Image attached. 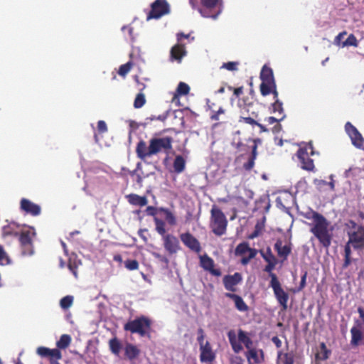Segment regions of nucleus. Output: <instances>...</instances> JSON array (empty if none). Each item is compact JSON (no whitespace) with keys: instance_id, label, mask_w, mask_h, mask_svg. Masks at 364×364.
Returning a JSON list of instances; mask_svg holds the SVG:
<instances>
[{"instance_id":"1","label":"nucleus","mask_w":364,"mask_h":364,"mask_svg":"<svg viewBox=\"0 0 364 364\" xmlns=\"http://www.w3.org/2000/svg\"><path fill=\"white\" fill-rule=\"evenodd\" d=\"M303 216L313 221L310 232L323 247L328 248L333 238V229H329L330 223L323 215L311 208L304 213Z\"/></svg>"},{"instance_id":"2","label":"nucleus","mask_w":364,"mask_h":364,"mask_svg":"<svg viewBox=\"0 0 364 364\" xmlns=\"http://www.w3.org/2000/svg\"><path fill=\"white\" fill-rule=\"evenodd\" d=\"M173 139L171 136L153 137L147 146L145 141L141 139L136 144V154L139 159L144 161L146 158L157 155L161 152L169 154L173 149Z\"/></svg>"},{"instance_id":"3","label":"nucleus","mask_w":364,"mask_h":364,"mask_svg":"<svg viewBox=\"0 0 364 364\" xmlns=\"http://www.w3.org/2000/svg\"><path fill=\"white\" fill-rule=\"evenodd\" d=\"M247 143H252V145L249 146L247 144L242 141L232 143V145L236 149L237 152L240 153V157H242L243 154L251 151V154L248 158V161L243 164V168L246 171H250L255 166V161L257 156V143L260 142L259 139H252L249 138L247 140Z\"/></svg>"},{"instance_id":"4","label":"nucleus","mask_w":364,"mask_h":364,"mask_svg":"<svg viewBox=\"0 0 364 364\" xmlns=\"http://www.w3.org/2000/svg\"><path fill=\"white\" fill-rule=\"evenodd\" d=\"M151 320L145 316H141L134 320L129 321L124 326V331H130L132 333H137L141 337L150 336L151 331Z\"/></svg>"},{"instance_id":"5","label":"nucleus","mask_w":364,"mask_h":364,"mask_svg":"<svg viewBox=\"0 0 364 364\" xmlns=\"http://www.w3.org/2000/svg\"><path fill=\"white\" fill-rule=\"evenodd\" d=\"M210 225L213 232L218 236L224 235L226 232L228 225V220L225 214L215 205L213 206L210 210Z\"/></svg>"},{"instance_id":"6","label":"nucleus","mask_w":364,"mask_h":364,"mask_svg":"<svg viewBox=\"0 0 364 364\" xmlns=\"http://www.w3.org/2000/svg\"><path fill=\"white\" fill-rule=\"evenodd\" d=\"M36 236L34 228L23 230L19 235V242L23 255H32L34 252L33 240Z\"/></svg>"},{"instance_id":"7","label":"nucleus","mask_w":364,"mask_h":364,"mask_svg":"<svg viewBox=\"0 0 364 364\" xmlns=\"http://www.w3.org/2000/svg\"><path fill=\"white\" fill-rule=\"evenodd\" d=\"M269 287L273 289L274 296L282 309L286 311L288 308L289 294L282 289L279 279L272 277V280H270L269 282Z\"/></svg>"},{"instance_id":"8","label":"nucleus","mask_w":364,"mask_h":364,"mask_svg":"<svg viewBox=\"0 0 364 364\" xmlns=\"http://www.w3.org/2000/svg\"><path fill=\"white\" fill-rule=\"evenodd\" d=\"M169 12V6L166 0H155L151 5L146 19H158Z\"/></svg>"},{"instance_id":"9","label":"nucleus","mask_w":364,"mask_h":364,"mask_svg":"<svg viewBox=\"0 0 364 364\" xmlns=\"http://www.w3.org/2000/svg\"><path fill=\"white\" fill-rule=\"evenodd\" d=\"M347 235L353 249H364V225H360L356 230H348Z\"/></svg>"},{"instance_id":"10","label":"nucleus","mask_w":364,"mask_h":364,"mask_svg":"<svg viewBox=\"0 0 364 364\" xmlns=\"http://www.w3.org/2000/svg\"><path fill=\"white\" fill-rule=\"evenodd\" d=\"M296 156L300 162L301 168L311 172H315L314 160L309 156L306 148H300L296 152Z\"/></svg>"},{"instance_id":"11","label":"nucleus","mask_w":364,"mask_h":364,"mask_svg":"<svg viewBox=\"0 0 364 364\" xmlns=\"http://www.w3.org/2000/svg\"><path fill=\"white\" fill-rule=\"evenodd\" d=\"M345 129L348 136H350L352 144L358 147L361 148L364 145V139L361 134L350 122H348L345 124Z\"/></svg>"},{"instance_id":"12","label":"nucleus","mask_w":364,"mask_h":364,"mask_svg":"<svg viewBox=\"0 0 364 364\" xmlns=\"http://www.w3.org/2000/svg\"><path fill=\"white\" fill-rule=\"evenodd\" d=\"M162 239L164 249L169 255L176 254L181 249L179 240L173 235L167 234Z\"/></svg>"},{"instance_id":"13","label":"nucleus","mask_w":364,"mask_h":364,"mask_svg":"<svg viewBox=\"0 0 364 364\" xmlns=\"http://www.w3.org/2000/svg\"><path fill=\"white\" fill-rule=\"evenodd\" d=\"M180 239L183 245L191 250L199 253L201 251L200 242L190 232H187L180 235Z\"/></svg>"},{"instance_id":"14","label":"nucleus","mask_w":364,"mask_h":364,"mask_svg":"<svg viewBox=\"0 0 364 364\" xmlns=\"http://www.w3.org/2000/svg\"><path fill=\"white\" fill-rule=\"evenodd\" d=\"M219 0H200L203 8L199 9L200 14L206 18H216L220 11L212 13L211 10L214 9L218 4Z\"/></svg>"},{"instance_id":"15","label":"nucleus","mask_w":364,"mask_h":364,"mask_svg":"<svg viewBox=\"0 0 364 364\" xmlns=\"http://www.w3.org/2000/svg\"><path fill=\"white\" fill-rule=\"evenodd\" d=\"M242 275L239 272L234 274L225 275L223 279V282L226 290L235 292L237 291L236 286L242 281Z\"/></svg>"},{"instance_id":"16","label":"nucleus","mask_w":364,"mask_h":364,"mask_svg":"<svg viewBox=\"0 0 364 364\" xmlns=\"http://www.w3.org/2000/svg\"><path fill=\"white\" fill-rule=\"evenodd\" d=\"M200 265L203 269L209 272L212 275L220 277L222 274L220 269L214 268V260L207 255L200 257Z\"/></svg>"},{"instance_id":"17","label":"nucleus","mask_w":364,"mask_h":364,"mask_svg":"<svg viewBox=\"0 0 364 364\" xmlns=\"http://www.w3.org/2000/svg\"><path fill=\"white\" fill-rule=\"evenodd\" d=\"M20 208L23 212L33 216H37L41 214V208L40 205L36 204L28 199L22 198L20 202Z\"/></svg>"},{"instance_id":"18","label":"nucleus","mask_w":364,"mask_h":364,"mask_svg":"<svg viewBox=\"0 0 364 364\" xmlns=\"http://www.w3.org/2000/svg\"><path fill=\"white\" fill-rule=\"evenodd\" d=\"M356 323L357 326L352 327L350 329V345L353 347L358 346L361 343L363 339H364V336L361 331V323L357 321Z\"/></svg>"},{"instance_id":"19","label":"nucleus","mask_w":364,"mask_h":364,"mask_svg":"<svg viewBox=\"0 0 364 364\" xmlns=\"http://www.w3.org/2000/svg\"><path fill=\"white\" fill-rule=\"evenodd\" d=\"M186 55L185 46L181 43H178L173 46L170 51V58L172 61L176 60L181 63L182 58Z\"/></svg>"},{"instance_id":"20","label":"nucleus","mask_w":364,"mask_h":364,"mask_svg":"<svg viewBox=\"0 0 364 364\" xmlns=\"http://www.w3.org/2000/svg\"><path fill=\"white\" fill-rule=\"evenodd\" d=\"M255 99L252 97L244 96L242 98L238 100V107L240 109V113L243 115L249 114L251 110V107L253 106Z\"/></svg>"},{"instance_id":"21","label":"nucleus","mask_w":364,"mask_h":364,"mask_svg":"<svg viewBox=\"0 0 364 364\" xmlns=\"http://www.w3.org/2000/svg\"><path fill=\"white\" fill-rule=\"evenodd\" d=\"M282 245V241L280 239L277 240L274 244V250L277 251L279 257L286 260L291 252V245L284 246Z\"/></svg>"},{"instance_id":"22","label":"nucleus","mask_w":364,"mask_h":364,"mask_svg":"<svg viewBox=\"0 0 364 364\" xmlns=\"http://www.w3.org/2000/svg\"><path fill=\"white\" fill-rule=\"evenodd\" d=\"M225 295L226 297L232 299L235 302V306L238 311L242 312L248 311V306L240 296L232 293H225Z\"/></svg>"},{"instance_id":"23","label":"nucleus","mask_w":364,"mask_h":364,"mask_svg":"<svg viewBox=\"0 0 364 364\" xmlns=\"http://www.w3.org/2000/svg\"><path fill=\"white\" fill-rule=\"evenodd\" d=\"M135 80H136V82L141 86V87L139 89L140 92H139L136 95V96L134 99V107L136 109H139V108L142 107L146 102L145 95L142 92V91L145 89L146 85L143 83L139 82L137 76H135Z\"/></svg>"},{"instance_id":"24","label":"nucleus","mask_w":364,"mask_h":364,"mask_svg":"<svg viewBox=\"0 0 364 364\" xmlns=\"http://www.w3.org/2000/svg\"><path fill=\"white\" fill-rule=\"evenodd\" d=\"M126 198L128 202L133 205L142 207L148 203V200L146 196H140L135 193L129 194L126 196Z\"/></svg>"},{"instance_id":"25","label":"nucleus","mask_w":364,"mask_h":364,"mask_svg":"<svg viewBox=\"0 0 364 364\" xmlns=\"http://www.w3.org/2000/svg\"><path fill=\"white\" fill-rule=\"evenodd\" d=\"M124 353L126 357L129 360H132L139 356L140 350L136 346L128 343L125 346Z\"/></svg>"},{"instance_id":"26","label":"nucleus","mask_w":364,"mask_h":364,"mask_svg":"<svg viewBox=\"0 0 364 364\" xmlns=\"http://www.w3.org/2000/svg\"><path fill=\"white\" fill-rule=\"evenodd\" d=\"M260 79L262 82H275L272 69L264 65L260 72Z\"/></svg>"},{"instance_id":"27","label":"nucleus","mask_w":364,"mask_h":364,"mask_svg":"<svg viewBox=\"0 0 364 364\" xmlns=\"http://www.w3.org/2000/svg\"><path fill=\"white\" fill-rule=\"evenodd\" d=\"M295 355L294 352H278V360L282 364H294Z\"/></svg>"},{"instance_id":"28","label":"nucleus","mask_w":364,"mask_h":364,"mask_svg":"<svg viewBox=\"0 0 364 364\" xmlns=\"http://www.w3.org/2000/svg\"><path fill=\"white\" fill-rule=\"evenodd\" d=\"M320 351L315 355L316 360L323 361L328 359L331 351L326 347L325 343L322 342L320 343Z\"/></svg>"},{"instance_id":"29","label":"nucleus","mask_w":364,"mask_h":364,"mask_svg":"<svg viewBox=\"0 0 364 364\" xmlns=\"http://www.w3.org/2000/svg\"><path fill=\"white\" fill-rule=\"evenodd\" d=\"M190 92V87L188 84L180 82L178 85L176 92H174L172 101L174 102L179 96L186 95Z\"/></svg>"},{"instance_id":"30","label":"nucleus","mask_w":364,"mask_h":364,"mask_svg":"<svg viewBox=\"0 0 364 364\" xmlns=\"http://www.w3.org/2000/svg\"><path fill=\"white\" fill-rule=\"evenodd\" d=\"M228 337L229 342L232 346V350L235 353H238L242 350V346L240 343L237 342L236 335L234 331L230 330L228 333Z\"/></svg>"},{"instance_id":"31","label":"nucleus","mask_w":364,"mask_h":364,"mask_svg":"<svg viewBox=\"0 0 364 364\" xmlns=\"http://www.w3.org/2000/svg\"><path fill=\"white\" fill-rule=\"evenodd\" d=\"M247 115H249L248 117H245L242 114V116H240L239 119V122H243L245 124H250L252 126H255L256 124H257V122L255 120L259 116L258 112L255 111H250L249 114H246Z\"/></svg>"},{"instance_id":"32","label":"nucleus","mask_w":364,"mask_h":364,"mask_svg":"<svg viewBox=\"0 0 364 364\" xmlns=\"http://www.w3.org/2000/svg\"><path fill=\"white\" fill-rule=\"evenodd\" d=\"M351 247L352 243H349V240H348L344 246V262L342 265L343 269H346L352 262Z\"/></svg>"},{"instance_id":"33","label":"nucleus","mask_w":364,"mask_h":364,"mask_svg":"<svg viewBox=\"0 0 364 364\" xmlns=\"http://www.w3.org/2000/svg\"><path fill=\"white\" fill-rule=\"evenodd\" d=\"M173 167L177 173H182L186 168V160L181 155H177L173 161Z\"/></svg>"},{"instance_id":"34","label":"nucleus","mask_w":364,"mask_h":364,"mask_svg":"<svg viewBox=\"0 0 364 364\" xmlns=\"http://www.w3.org/2000/svg\"><path fill=\"white\" fill-rule=\"evenodd\" d=\"M276 87V82H262L259 85V90L262 96H267L271 93Z\"/></svg>"},{"instance_id":"35","label":"nucleus","mask_w":364,"mask_h":364,"mask_svg":"<svg viewBox=\"0 0 364 364\" xmlns=\"http://www.w3.org/2000/svg\"><path fill=\"white\" fill-rule=\"evenodd\" d=\"M72 338L68 334H63L56 342V346L59 349H66L71 343Z\"/></svg>"},{"instance_id":"36","label":"nucleus","mask_w":364,"mask_h":364,"mask_svg":"<svg viewBox=\"0 0 364 364\" xmlns=\"http://www.w3.org/2000/svg\"><path fill=\"white\" fill-rule=\"evenodd\" d=\"M238 340L240 343H242L246 348L250 349L252 346V341L251 338L247 335L246 332L240 329L238 331Z\"/></svg>"},{"instance_id":"37","label":"nucleus","mask_w":364,"mask_h":364,"mask_svg":"<svg viewBox=\"0 0 364 364\" xmlns=\"http://www.w3.org/2000/svg\"><path fill=\"white\" fill-rule=\"evenodd\" d=\"M109 346L111 352L113 354L116 355H118L119 354V352L122 348V344L116 337L109 340Z\"/></svg>"},{"instance_id":"38","label":"nucleus","mask_w":364,"mask_h":364,"mask_svg":"<svg viewBox=\"0 0 364 364\" xmlns=\"http://www.w3.org/2000/svg\"><path fill=\"white\" fill-rule=\"evenodd\" d=\"M215 359V354L213 350H200V360L202 363L213 362Z\"/></svg>"},{"instance_id":"39","label":"nucleus","mask_w":364,"mask_h":364,"mask_svg":"<svg viewBox=\"0 0 364 364\" xmlns=\"http://www.w3.org/2000/svg\"><path fill=\"white\" fill-rule=\"evenodd\" d=\"M159 211L165 215V219L170 225H175L176 224V217L169 209L160 208Z\"/></svg>"},{"instance_id":"40","label":"nucleus","mask_w":364,"mask_h":364,"mask_svg":"<svg viewBox=\"0 0 364 364\" xmlns=\"http://www.w3.org/2000/svg\"><path fill=\"white\" fill-rule=\"evenodd\" d=\"M154 220L156 232L160 235H161L162 237H164V235H167V234H166V229H165L166 223H165V222L156 217H154Z\"/></svg>"},{"instance_id":"41","label":"nucleus","mask_w":364,"mask_h":364,"mask_svg":"<svg viewBox=\"0 0 364 364\" xmlns=\"http://www.w3.org/2000/svg\"><path fill=\"white\" fill-rule=\"evenodd\" d=\"M260 254H261L262 257L264 259V260L266 262H272L277 261V259L273 255L272 250L269 247H268L265 251L261 250Z\"/></svg>"},{"instance_id":"42","label":"nucleus","mask_w":364,"mask_h":364,"mask_svg":"<svg viewBox=\"0 0 364 364\" xmlns=\"http://www.w3.org/2000/svg\"><path fill=\"white\" fill-rule=\"evenodd\" d=\"M141 170V164L140 162H139L136 164V168L134 171L130 172V175L132 176H136V182L140 187L142 186L143 178L145 177V176H144V177L141 176V174L139 173V171Z\"/></svg>"},{"instance_id":"43","label":"nucleus","mask_w":364,"mask_h":364,"mask_svg":"<svg viewBox=\"0 0 364 364\" xmlns=\"http://www.w3.org/2000/svg\"><path fill=\"white\" fill-rule=\"evenodd\" d=\"M132 67H133V63L132 61H129L127 63L120 65L119 70H118V74L120 76L124 77L128 74V73L131 70Z\"/></svg>"},{"instance_id":"44","label":"nucleus","mask_w":364,"mask_h":364,"mask_svg":"<svg viewBox=\"0 0 364 364\" xmlns=\"http://www.w3.org/2000/svg\"><path fill=\"white\" fill-rule=\"evenodd\" d=\"M50 362H55L62 358V353L59 348L50 349L49 356Z\"/></svg>"},{"instance_id":"45","label":"nucleus","mask_w":364,"mask_h":364,"mask_svg":"<svg viewBox=\"0 0 364 364\" xmlns=\"http://www.w3.org/2000/svg\"><path fill=\"white\" fill-rule=\"evenodd\" d=\"M358 42L356 37L353 34H350L347 39L342 43V47L354 46L358 47Z\"/></svg>"},{"instance_id":"46","label":"nucleus","mask_w":364,"mask_h":364,"mask_svg":"<svg viewBox=\"0 0 364 364\" xmlns=\"http://www.w3.org/2000/svg\"><path fill=\"white\" fill-rule=\"evenodd\" d=\"M250 250V247H249V245L247 242H244L242 243H240L235 248V255H242L245 253L247 252L248 250Z\"/></svg>"},{"instance_id":"47","label":"nucleus","mask_w":364,"mask_h":364,"mask_svg":"<svg viewBox=\"0 0 364 364\" xmlns=\"http://www.w3.org/2000/svg\"><path fill=\"white\" fill-rule=\"evenodd\" d=\"M278 261L267 262V264L264 267V271L269 274L271 280H272V277H274L276 279H278L276 274L273 273L272 271L274 269Z\"/></svg>"},{"instance_id":"48","label":"nucleus","mask_w":364,"mask_h":364,"mask_svg":"<svg viewBox=\"0 0 364 364\" xmlns=\"http://www.w3.org/2000/svg\"><path fill=\"white\" fill-rule=\"evenodd\" d=\"M11 263V259L4 247L0 245V265H6Z\"/></svg>"},{"instance_id":"49","label":"nucleus","mask_w":364,"mask_h":364,"mask_svg":"<svg viewBox=\"0 0 364 364\" xmlns=\"http://www.w3.org/2000/svg\"><path fill=\"white\" fill-rule=\"evenodd\" d=\"M73 302V297L72 296H66L60 299V305L62 309H68L70 308Z\"/></svg>"},{"instance_id":"50","label":"nucleus","mask_w":364,"mask_h":364,"mask_svg":"<svg viewBox=\"0 0 364 364\" xmlns=\"http://www.w3.org/2000/svg\"><path fill=\"white\" fill-rule=\"evenodd\" d=\"M124 267L130 271L136 270L139 268V262L136 259H127L124 261Z\"/></svg>"},{"instance_id":"51","label":"nucleus","mask_w":364,"mask_h":364,"mask_svg":"<svg viewBox=\"0 0 364 364\" xmlns=\"http://www.w3.org/2000/svg\"><path fill=\"white\" fill-rule=\"evenodd\" d=\"M272 111L273 112L282 114L284 112L283 103L279 100L274 101V103L272 104Z\"/></svg>"},{"instance_id":"52","label":"nucleus","mask_w":364,"mask_h":364,"mask_svg":"<svg viewBox=\"0 0 364 364\" xmlns=\"http://www.w3.org/2000/svg\"><path fill=\"white\" fill-rule=\"evenodd\" d=\"M247 358L248 360L252 359L255 363H259L260 362L258 357L257 351L255 348H251L250 349H249L247 353Z\"/></svg>"},{"instance_id":"53","label":"nucleus","mask_w":364,"mask_h":364,"mask_svg":"<svg viewBox=\"0 0 364 364\" xmlns=\"http://www.w3.org/2000/svg\"><path fill=\"white\" fill-rule=\"evenodd\" d=\"M225 110L223 107H220L218 111L211 110L210 119L213 121H218L220 119V115L225 114Z\"/></svg>"},{"instance_id":"54","label":"nucleus","mask_w":364,"mask_h":364,"mask_svg":"<svg viewBox=\"0 0 364 364\" xmlns=\"http://www.w3.org/2000/svg\"><path fill=\"white\" fill-rule=\"evenodd\" d=\"M239 65L238 62H228L224 63L221 66V68L227 69L230 71H235L237 70V65Z\"/></svg>"},{"instance_id":"55","label":"nucleus","mask_w":364,"mask_h":364,"mask_svg":"<svg viewBox=\"0 0 364 364\" xmlns=\"http://www.w3.org/2000/svg\"><path fill=\"white\" fill-rule=\"evenodd\" d=\"M68 269L70 270V272L73 273L74 277L75 278H77V264L76 262H72L70 259L69 260L68 264Z\"/></svg>"},{"instance_id":"56","label":"nucleus","mask_w":364,"mask_h":364,"mask_svg":"<svg viewBox=\"0 0 364 364\" xmlns=\"http://www.w3.org/2000/svg\"><path fill=\"white\" fill-rule=\"evenodd\" d=\"M49 353H50V348H46L44 346H41L37 348V353L41 357H44V358L48 357Z\"/></svg>"},{"instance_id":"57","label":"nucleus","mask_w":364,"mask_h":364,"mask_svg":"<svg viewBox=\"0 0 364 364\" xmlns=\"http://www.w3.org/2000/svg\"><path fill=\"white\" fill-rule=\"evenodd\" d=\"M262 228L263 225L257 223L255 227V230L250 236V238L252 239L257 237L261 233Z\"/></svg>"},{"instance_id":"58","label":"nucleus","mask_w":364,"mask_h":364,"mask_svg":"<svg viewBox=\"0 0 364 364\" xmlns=\"http://www.w3.org/2000/svg\"><path fill=\"white\" fill-rule=\"evenodd\" d=\"M97 130L100 133H105L107 132V127L105 121L100 120L97 122Z\"/></svg>"},{"instance_id":"59","label":"nucleus","mask_w":364,"mask_h":364,"mask_svg":"<svg viewBox=\"0 0 364 364\" xmlns=\"http://www.w3.org/2000/svg\"><path fill=\"white\" fill-rule=\"evenodd\" d=\"M307 274V272H304V274H302L301 277L300 284L298 288V291H301L306 287Z\"/></svg>"},{"instance_id":"60","label":"nucleus","mask_w":364,"mask_h":364,"mask_svg":"<svg viewBox=\"0 0 364 364\" xmlns=\"http://www.w3.org/2000/svg\"><path fill=\"white\" fill-rule=\"evenodd\" d=\"M228 89L229 90H232L234 95H235V97H238L240 95H242V92H243L242 86L237 87V88H234L232 86H228Z\"/></svg>"},{"instance_id":"61","label":"nucleus","mask_w":364,"mask_h":364,"mask_svg":"<svg viewBox=\"0 0 364 364\" xmlns=\"http://www.w3.org/2000/svg\"><path fill=\"white\" fill-rule=\"evenodd\" d=\"M198 338L197 341L200 345L203 343L204 338H205V333L203 328H200L198 329Z\"/></svg>"},{"instance_id":"62","label":"nucleus","mask_w":364,"mask_h":364,"mask_svg":"<svg viewBox=\"0 0 364 364\" xmlns=\"http://www.w3.org/2000/svg\"><path fill=\"white\" fill-rule=\"evenodd\" d=\"M346 226L347 227L348 230H356L358 228H359L360 225H358L354 220H350L346 224Z\"/></svg>"},{"instance_id":"63","label":"nucleus","mask_w":364,"mask_h":364,"mask_svg":"<svg viewBox=\"0 0 364 364\" xmlns=\"http://www.w3.org/2000/svg\"><path fill=\"white\" fill-rule=\"evenodd\" d=\"M282 119H283V117L281 119H276L274 117H269L265 119V121L269 124H273L274 123H277V126L280 127V124H279V122L281 121Z\"/></svg>"},{"instance_id":"64","label":"nucleus","mask_w":364,"mask_h":364,"mask_svg":"<svg viewBox=\"0 0 364 364\" xmlns=\"http://www.w3.org/2000/svg\"><path fill=\"white\" fill-rule=\"evenodd\" d=\"M145 212L148 215L155 216L157 213V209L154 206H148Z\"/></svg>"}]
</instances>
